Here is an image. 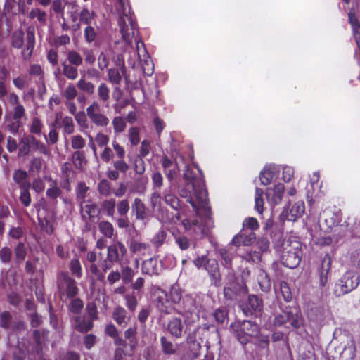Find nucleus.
Segmentation results:
<instances>
[{"label":"nucleus","instance_id":"nucleus-3","mask_svg":"<svg viewBox=\"0 0 360 360\" xmlns=\"http://www.w3.org/2000/svg\"><path fill=\"white\" fill-rule=\"evenodd\" d=\"M276 252L282 264L290 269L298 266L302 257L301 244L297 241H283L276 248Z\"/></svg>","mask_w":360,"mask_h":360},{"label":"nucleus","instance_id":"nucleus-57","mask_svg":"<svg viewBox=\"0 0 360 360\" xmlns=\"http://www.w3.org/2000/svg\"><path fill=\"white\" fill-rule=\"evenodd\" d=\"M72 162L75 167L82 169L86 164L84 153L82 151H75L72 153Z\"/></svg>","mask_w":360,"mask_h":360},{"label":"nucleus","instance_id":"nucleus-53","mask_svg":"<svg viewBox=\"0 0 360 360\" xmlns=\"http://www.w3.org/2000/svg\"><path fill=\"white\" fill-rule=\"evenodd\" d=\"M160 344L162 347V352L167 355H172L175 354L176 347L174 346L172 342L169 341L165 337L162 336L160 338Z\"/></svg>","mask_w":360,"mask_h":360},{"label":"nucleus","instance_id":"nucleus-64","mask_svg":"<svg viewBox=\"0 0 360 360\" xmlns=\"http://www.w3.org/2000/svg\"><path fill=\"white\" fill-rule=\"evenodd\" d=\"M175 243L181 250H186L191 245V240L184 235L176 236Z\"/></svg>","mask_w":360,"mask_h":360},{"label":"nucleus","instance_id":"nucleus-19","mask_svg":"<svg viewBox=\"0 0 360 360\" xmlns=\"http://www.w3.org/2000/svg\"><path fill=\"white\" fill-rule=\"evenodd\" d=\"M178 173L177 167H174L172 169H168L164 171V174H165L167 181L168 185L165 188V200L168 202H171V200L173 198V201H176L175 199V191H176V184L177 183L175 181V178L176 177Z\"/></svg>","mask_w":360,"mask_h":360},{"label":"nucleus","instance_id":"nucleus-20","mask_svg":"<svg viewBox=\"0 0 360 360\" xmlns=\"http://www.w3.org/2000/svg\"><path fill=\"white\" fill-rule=\"evenodd\" d=\"M79 207L82 220L94 221L100 214L99 207L90 199H88L86 202L79 205Z\"/></svg>","mask_w":360,"mask_h":360},{"label":"nucleus","instance_id":"nucleus-42","mask_svg":"<svg viewBox=\"0 0 360 360\" xmlns=\"http://www.w3.org/2000/svg\"><path fill=\"white\" fill-rule=\"evenodd\" d=\"M183 179L185 182H189L192 184V182L195 181V186L198 187H203V181L202 178H197L193 169L188 167H186V169L183 174Z\"/></svg>","mask_w":360,"mask_h":360},{"label":"nucleus","instance_id":"nucleus-7","mask_svg":"<svg viewBox=\"0 0 360 360\" xmlns=\"http://www.w3.org/2000/svg\"><path fill=\"white\" fill-rule=\"evenodd\" d=\"M127 255V248L121 241H115L107 248V257L103 258L101 252L98 253L100 257L99 266L105 273L110 269L115 263H121Z\"/></svg>","mask_w":360,"mask_h":360},{"label":"nucleus","instance_id":"nucleus-17","mask_svg":"<svg viewBox=\"0 0 360 360\" xmlns=\"http://www.w3.org/2000/svg\"><path fill=\"white\" fill-rule=\"evenodd\" d=\"M329 314L330 311L327 307L322 304H316L310 308L307 315L309 319L314 323L316 326L321 327L324 325L326 319Z\"/></svg>","mask_w":360,"mask_h":360},{"label":"nucleus","instance_id":"nucleus-39","mask_svg":"<svg viewBox=\"0 0 360 360\" xmlns=\"http://www.w3.org/2000/svg\"><path fill=\"white\" fill-rule=\"evenodd\" d=\"M110 88L108 85L102 82L101 83L97 89V95L98 100L103 103L104 105L108 106V101L110 99Z\"/></svg>","mask_w":360,"mask_h":360},{"label":"nucleus","instance_id":"nucleus-27","mask_svg":"<svg viewBox=\"0 0 360 360\" xmlns=\"http://www.w3.org/2000/svg\"><path fill=\"white\" fill-rule=\"evenodd\" d=\"M287 323L294 328H299L302 325V314L296 307H289L284 311Z\"/></svg>","mask_w":360,"mask_h":360},{"label":"nucleus","instance_id":"nucleus-24","mask_svg":"<svg viewBox=\"0 0 360 360\" xmlns=\"http://www.w3.org/2000/svg\"><path fill=\"white\" fill-rule=\"evenodd\" d=\"M304 212V204L302 201L295 202L290 210H284L281 216L288 221H295L297 219L301 217Z\"/></svg>","mask_w":360,"mask_h":360},{"label":"nucleus","instance_id":"nucleus-15","mask_svg":"<svg viewBox=\"0 0 360 360\" xmlns=\"http://www.w3.org/2000/svg\"><path fill=\"white\" fill-rule=\"evenodd\" d=\"M116 68H110L108 70V81L113 85H120L122 77L124 78L127 82L129 78L126 75V68L124 67V61L118 56L115 62Z\"/></svg>","mask_w":360,"mask_h":360},{"label":"nucleus","instance_id":"nucleus-9","mask_svg":"<svg viewBox=\"0 0 360 360\" xmlns=\"http://www.w3.org/2000/svg\"><path fill=\"white\" fill-rule=\"evenodd\" d=\"M193 263L197 269H204L207 272L214 286L219 287L221 285L219 264L215 259L209 258L207 255H202L193 259Z\"/></svg>","mask_w":360,"mask_h":360},{"label":"nucleus","instance_id":"nucleus-51","mask_svg":"<svg viewBox=\"0 0 360 360\" xmlns=\"http://www.w3.org/2000/svg\"><path fill=\"white\" fill-rule=\"evenodd\" d=\"M30 184H22L20 188V200L25 207H28L31 203V197L29 192Z\"/></svg>","mask_w":360,"mask_h":360},{"label":"nucleus","instance_id":"nucleus-62","mask_svg":"<svg viewBox=\"0 0 360 360\" xmlns=\"http://www.w3.org/2000/svg\"><path fill=\"white\" fill-rule=\"evenodd\" d=\"M68 60L69 64L78 67L82 64V58L76 51L72 50L68 53Z\"/></svg>","mask_w":360,"mask_h":360},{"label":"nucleus","instance_id":"nucleus-25","mask_svg":"<svg viewBox=\"0 0 360 360\" xmlns=\"http://www.w3.org/2000/svg\"><path fill=\"white\" fill-rule=\"evenodd\" d=\"M256 238V235L252 231H248V229H243L239 233L232 239L233 245L236 246H248L252 244Z\"/></svg>","mask_w":360,"mask_h":360},{"label":"nucleus","instance_id":"nucleus-28","mask_svg":"<svg viewBox=\"0 0 360 360\" xmlns=\"http://www.w3.org/2000/svg\"><path fill=\"white\" fill-rule=\"evenodd\" d=\"M142 273L144 274L158 275L161 271V265L157 258L151 257L143 261L141 267Z\"/></svg>","mask_w":360,"mask_h":360},{"label":"nucleus","instance_id":"nucleus-33","mask_svg":"<svg viewBox=\"0 0 360 360\" xmlns=\"http://www.w3.org/2000/svg\"><path fill=\"white\" fill-rule=\"evenodd\" d=\"M184 324L181 319L174 317L170 319L167 323L169 333L175 338H181L184 332Z\"/></svg>","mask_w":360,"mask_h":360},{"label":"nucleus","instance_id":"nucleus-41","mask_svg":"<svg viewBox=\"0 0 360 360\" xmlns=\"http://www.w3.org/2000/svg\"><path fill=\"white\" fill-rule=\"evenodd\" d=\"M61 66L63 68L62 73L64 76H65L68 79L71 80H75L78 77V70L77 67L75 65L67 63L66 61H64L61 63Z\"/></svg>","mask_w":360,"mask_h":360},{"label":"nucleus","instance_id":"nucleus-14","mask_svg":"<svg viewBox=\"0 0 360 360\" xmlns=\"http://www.w3.org/2000/svg\"><path fill=\"white\" fill-rule=\"evenodd\" d=\"M86 114L91 122L97 127H105L110 123V120L101 112V105L97 101H94L87 108Z\"/></svg>","mask_w":360,"mask_h":360},{"label":"nucleus","instance_id":"nucleus-4","mask_svg":"<svg viewBox=\"0 0 360 360\" xmlns=\"http://www.w3.org/2000/svg\"><path fill=\"white\" fill-rule=\"evenodd\" d=\"M119 5L121 15L118 19V25L122 39L127 44H130L137 28L136 21L130 6L124 0H120Z\"/></svg>","mask_w":360,"mask_h":360},{"label":"nucleus","instance_id":"nucleus-48","mask_svg":"<svg viewBox=\"0 0 360 360\" xmlns=\"http://www.w3.org/2000/svg\"><path fill=\"white\" fill-rule=\"evenodd\" d=\"M32 148L33 150H37L41 154L49 156L51 154L48 146L43 142L37 140L34 136H30Z\"/></svg>","mask_w":360,"mask_h":360},{"label":"nucleus","instance_id":"nucleus-10","mask_svg":"<svg viewBox=\"0 0 360 360\" xmlns=\"http://www.w3.org/2000/svg\"><path fill=\"white\" fill-rule=\"evenodd\" d=\"M233 328L236 337L242 345L247 344L250 338L256 337L259 333V326L251 321H238L231 324Z\"/></svg>","mask_w":360,"mask_h":360},{"label":"nucleus","instance_id":"nucleus-29","mask_svg":"<svg viewBox=\"0 0 360 360\" xmlns=\"http://www.w3.org/2000/svg\"><path fill=\"white\" fill-rule=\"evenodd\" d=\"M35 44L34 32L29 27L26 33L25 48L22 51V56L24 60H29L32 56Z\"/></svg>","mask_w":360,"mask_h":360},{"label":"nucleus","instance_id":"nucleus-40","mask_svg":"<svg viewBox=\"0 0 360 360\" xmlns=\"http://www.w3.org/2000/svg\"><path fill=\"white\" fill-rule=\"evenodd\" d=\"M98 37V28L87 25L84 30V37L87 44H96V39Z\"/></svg>","mask_w":360,"mask_h":360},{"label":"nucleus","instance_id":"nucleus-1","mask_svg":"<svg viewBox=\"0 0 360 360\" xmlns=\"http://www.w3.org/2000/svg\"><path fill=\"white\" fill-rule=\"evenodd\" d=\"M174 310L183 316L186 325L193 324L199 320L203 310L202 297L195 294L186 295Z\"/></svg>","mask_w":360,"mask_h":360},{"label":"nucleus","instance_id":"nucleus-6","mask_svg":"<svg viewBox=\"0 0 360 360\" xmlns=\"http://www.w3.org/2000/svg\"><path fill=\"white\" fill-rule=\"evenodd\" d=\"M182 292L177 284L172 285L168 294L161 291L155 299V304L158 310L162 313L170 314L174 310V306L181 302L184 297Z\"/></svg>","mask_w":360,"mask_h":360},{"label":"nucleus","instance_id":"nucleus-30","mask_svg":"<svg viewBox=\"0 0 360 360\" xmlns=\"http://www.w3.org/2000/svg\"><path fill=\"white\" fill-rule=\"evenodd\" d=\"M142 49L139 50V53L137 54L140 62L142 63L143 72L147 75H151L153 72V65L150 64L149 55L143 43H140Z\"/></svg>","mask_w":360,"mask_h":360},{"label":"nucleus","instance_id":"nucleus-21","mask_svg":"<svg viewBox=\"0 0 360 360\" xmlns=\"http://www.w3.org/2000/svg\"><path fill=\"white\" fill-rule=\"evenodd\" d=\"M263 309V302L257 295H250L248 297V304L247 307H242V310L246 316L251 315L257 316Z\"/></svg>","mask_w":360,"mask_h":360},{"label":"nucleus","instance_id":"nucleus-61","mask_svg":"<svg viewBox=\"0 0 360 360\" xmlns=\"http://www.w3.org/2000/svg\"><path fill=\"white\" fill-rule=\"evenodd\" d=\"M121 278L124 284H128L132 281L135 274L134 269L129 266H124L121 271Z\"/></svg>","mask_w":360,"mask_h":360},{"label":"nucleus","instance_id":"nucleus-50","mask_svg":"<svg viewBox=\"0 0 360 360\" xmlns=\"http://www.w3.org/2000/svg\"><path fill=\"white\" fill-rule=\"evenodd\" d=\"M14 255L17 263L22 262L27 255V251L23 243H19L14 249Z\"/></svg>","mask_w":360,"mask_h":360},{"label":"nucleus","instance_id":"nucleus-44","mask_svg":"<svg viewBox=\"0 0 360 360\" xmlns=\"http://www.w3.org/2000/svg\"><path fill=\"white\" fill-rule=\"evenodd\" d=\"M28 18L31 20L37 18L38 22L41 25H44L47 21V13L46 11L39 8H32L27 15Z\"/></svg>","mask_w":360,"mask_h":360},{"label":"nucleus","instance_id":"nucleus-2","mask_svg":"<svg viewBox=\"0 0 360 360\" xmlns=\"http://www.w3.org/2000/svg\"><path fill=\"white\" fill-rule=\"evenodd\" d=\"M172 221L174 223L181 221L185 231L195 240L207 235L210 229L213 226V221L209 215H207L205 218L181 220L180 215L177 213L173 217Z\"/></svg>","mask_w":360,"mask_h":360},{"label":"nucleus","instance_id":"nucleus-8","mask_svg":"<svg viewBox=\"0 0 360 360\" xmlns=\"http://www.w3.org/2000/svg\"><path fill=\"white\" fill-rule=\"evenodd\" d=\"M360 283V275L354 270H348L338 280L334 294L341 297L355 290Z\"/></svg>","mask_w":360,"mask_h":360},{"label":"nucleus","instance_id":"nucleus-59","mask_svg":"<svg viewBox=\"0 0 360 360\" xmlns=\"http://www.w3.org/2000/svg\"><path fill=\"white\" fill-rule=\"evenodd\" d=\"M62 191L58 186L56 182L53 181L51 187L46 190V195L50 200H55L60 195Z\"/></svg>","mask_w":360,"mask_h":360},{"label":"nucleus","instance_id":"nucleus-38","mask_svg":"<svg viewBox=\"0 0 360 360\" xmlns=\"http://www.w3.org/2000/svg\"><path fill=\"white\" fill-rule=\"evenodd\" d=\"M89 190V188L84 182L78 183L75 188L76 201L78 205L83 202H86L88 200L86 198L87 197Z\"/></svg>","mask_w":360,"mask_h":360},{"label":"nucleus","instance_id":"nucleus-36","mask_svg":"<svg viewBox=\"0 0 360 360\" xmlns=\"http://www.w3.org/2000/svg\"><path fill=\"white\" fill-rule=\"evenodd\" d=\"M4 122L6 129L13 134H17L22 125L21 120L15 119L11 114L6 115Z\"/></svg>","mask_w":360,"mask_h":360},{"label":"nucleus","instance_id":"nucleus-34","mask_svg":"<svg viewBox=\"0 0 360 360\" xmlns=\"http://www.w3.org/2000/svg\"><path fill=\"white\" fill-rule=\"evenodd\" d=\"M127 311L122 307H117L112 312L114 321L120 326H126L129 321V317L127 316Z\"/></svg>","mask_w":360,"mask_h":360},{"label":"nucleus","instance_id":"nucleus-49","mask_svg":"<svg viewBox=\"0 0 360 360\" xmlns=\"http://www.w3.org/2000/svg\"><path fill=\"white\" fill-rule=\"evenodd\" d=\"M98 229L100 232L108 238H111L114 234L113 225L105 220H102L98 223Z\"/></svg>","mask_w":360,"mask_h":360},{"label":"nucleus","instance_id":"nucleus-22","mask_svg":"<svg viewBox=\"0 0 360 360\" xmlns=\"http://www.w3.org/2000/svg\"><path fill=\"white\" fill-rule=\"evenodd\" d=\"M72 327L78 332L86 333L94 327V322L88 317L81 315H75L71 318Z\"/></svg>","mask_w":360,"mask_h":360},{"label":"nucleus","instance_id":"nucleus-32","mask_svg":"<svg viewBox=\"0 0 360 360\" xmlns=\"http://www.w3.org/2000/svg\"><path fill=\"white\" fill-rule=\"evenodd\" d=\"M131 211L137 220L144 221L148 217L147 207L140 198H135L131 205Z\"/></svg>","mask_w":360,"mask_h":360},{"label":"nucleus","instance_id":"nucleus-13","mask_svg":"<svg viewBox=\"0 0 360 360\" xmlns=\"http://www.w3.org/2000/svg\"><path fill=\"white\" fill-rule=\"evenodd\" d=\"M165 188L162 192H160V190L153 189V193H151L150 198L151 207L153 208H155L156 207L160 206L161 204V200H162L166 205L169 206L172 209H173L175 211H179L181 209L183 203L176 194V201H173L174 200L172 199L171 200V202H169V200L167 202L165 200Z\"/></svg>","mask_w":360,"mask_h":360},{"label":"nucleus","instance_id":"nucleus-46","mask_svg":"<svg viewBox=\"0 0 360 360\" xmlns=\"http://www.w3.org/2000/svg\"><path fill=\"white\" fill-rule=\"evenodd\" d=\"M234 250L229 249H221L219 253L221 257V264L226 269H231L232 267V260L233 257Z\"/></svg>","mask_w":360,"mask_h":360},{"label":"nucleus","instance_id":"nucleus-45","mask_svg":"<svg viewBox=\"0 0 360 360\" xmlns=\"http://www.w3.org/2000/svg\"><path fill=\"white\" fill-rule=\"evenodd\" d=\"M95 13L93 11H89L86 6H84L79 15V22L86 26L91 25L92 21L95 18Z\"/></svg>","mask_w":360,"mask_h":360},{"label":"nucleus","instance_id":"nucleus-26","mask_svg":"<svg viewBox=\"0 0 360 360\" xmlns=\"http://www.w3.org/2000/svg\"><path fill=\"white\" fill-rule=\"evenodd\" d=\"M279 168L275 165H269L266 166L259 174V179L263 185H269L274 179L278 176Z\"/></svg>","mask_w":360,"mask_h":360},{"label":"nucleus","instance_id":"nucleus-16","mask_svg":"<svg viewBox=\"0 0 360 360\" xmlns=\"http://www.w3.org/2000/svg\"><path fill=\"white\" fill-rule=\"evenodd\" d=\"M58 287L64 288L68 298L75 297L79 291L75 279L71 278L66 272H60L58 277Z\"/></svg>","mask_w":360,"mask_h":360},{"label":"nucleus","instance_id":"nucleus-58","mask_svg":"<svg viewBox=\"0 0 360 360\" xmlns=\"http://www.w3.org/2000/svg\"><path fill=\"white\" fill-rule=\"evenodd\" d=\"M152 189L160 190L163 186L164 178L159 171L154 172L151 175Z\"/></svg>","mask_w":360,"mask_h":360},{"label":"nucleus","instance_id":"nucleus-12","mask_svg":"<svg viewBox=\"0 0 360 360\" xmlns=\"http://www.w3.org/2000/svg\"><path fill=\"white\" fill-rule=\"evenodd\" d=\"M269 249V241L266 238H259L254 250H247L240 255L243 260L251 264H257L261 261L262 253L267 252Z\"/></svg>","mask_w":360,"mask_h":360},{"label":"nucleus","instance_id":"nucleus-5","mask_svg":"<svg viewBox=\"0 0 360 360\" xmlns=\"http://www.w3.org/2000/svg\"><path fill=\"white\" fill-rule=\"evenodd\" d=\"M176 191L182 198L186 199L189 202L194 210H197V205L193 200V195H195L200 206L206 208L207 205V192L203 187L195 186V181L190 184L185 182L184 184H176Z\"/></svg>","mask_w":360,"mask_h":360},{"label":"nucleus","instance_id":"nucleus-37","mask_svg":"<svg viewBox=\"0 0 360 360\" xmlns=\"http://www.w3.org/2000/svg\"><path fill=\"white\" fill-rule=\"evenodd\" d=\"M356 354V346L354 340H349L345 345L340 354L342 360H353Z\"/></svg>","mask_w":360,"mask_h":360},{"label":"nucleus","instance_id":"nucleus-47","mask_svg":"<svg viewBox=\"0 0 360 360\" xmlns=\"http://www.w3.org/2000/svg\"><path fill=\"white\" fill-rule=\"evenodd\" d=\"M70 299L71 300L67 306L68 311L75 315H79L84 308L83 301L75 297Z\"/></svg>","mask_w":360,"mask_h":360},{"label":"nucleus","instance_id":"nucleus-52","mask_svg":"<svg viewBox=\"0 0 360 360\" xmlns=\"http://www.w3.org/2000/svg\"><path fill=\"white\" fill-rule=\"evenodd\" d=\"M32 148L30 137H23L20 141V148L18 155L25 156L29 154Z\"/></svg>","mask_w":360,"mask_h":360},{"label":"nucleus","instance_id":"nucleus-43","mask_svg":"<svg viewBox=\"0 0 360 360\" xmlns=\"http://www.w3.org/2000/svg\"><path fill=\"white\" fill-rule=\"evenodd\" d=\"M148 179L146 177H139L134 180L131 191L139 195H143L146 191Z\"/></svg>","mask_w":360,"mask_h":360},{"label":"nucleus","instance_id":"nucleus-63","mask_svg":"<svg viewBox=\"0 0 360 360\" xmlns=\"http://www.w3.org/2000/svg\"><path fill=\"white\" fill-rule=\"evenodd\" d=\"M62 127L64 134H71L74 132L75 126L71 117L65 116L62 118Z\"/></svg>","mask_w":360,"mask_h":360},{"label":"nucleus","instance_id":"nucleus-35","mask_svg":"<svg viewBox=\"0 0 360 360\" xmlns=\"http://www.w3.org/2000/svg\"><path fill=\"white\" fill-rule=\"evenodd\" d=\"M116 200L105 199L101 202L100 213L102 212L109 217H113L115 212Z\"/></svg>","mask_w":360,"mask_h":360},{"label":"nucleus","instance_id":"nucleus-31","mask_svg":"<svg viewBox=\"0 0 360 360\" xmlns=\"http://www.w3.org/2000/svg\"><path fill=\"white\" fill-rule=\"evenodd\" d=\"M129 250L132 253L137 255H150L152 252L149 244L141 243L136 240H131Z\"/></svg>","mask_w":360,"mask_h":360},{"label":"nucleus","instance_id":"nucleus-11","mask_svg":"<svg viewBox=\"0 0 360 360\" xmlns=\"http://www.w3.org/2000/svg\"><path fill=\"white\" fill-rule=\"evenodd\" d=\"M340 219V218L338 214L335 213L330 210L326 209L320 213L318 221L321 229L328 232L335 228L334 231L337 232L340 236H344L345 233L344 232L342 234H341L338 231V229H343L345 226L341 224L340 226H338V224L339 223Z\"/></svg>","mask_w":360,"mask_h":360},{"label":"nucleus","instance_id":"nucleus-55","mask_svg":"<svg viewBox=\"0 0 360 360\" xmlns=\"http://www.w3.org/2000/svg\"><path fill=\"white\" fill-rule=\"evenodd\" d=\"M187 344L189 345L190 349L195 354H198V351L200 350L201 345L199 342L196 340L195 332H193L188 334L186 338Z\"/></svg>","mask_w":360,"mask_h":360},{"label":"nucleus","instance_id":"nucleus-23","mask_svg":"<svg viewBox=\"0 0 360 360\" xmlns=\"http://www.w3.org/2000/svg\"><path fill=\"white\" fill-rule=\"evenodd\" d=\"M284 190V185L281 183L276 184L274 188H267L266 196L268 202L273 206L278 205L282 200Z\"/></svg>","mask_w":360,"mask_h":360},{"label":"nucleus","instance_id":"nucleus-56","mask_svg":"<svg viewBox=\"0 0 360 360\" xmlns=\"http://www.w3.org/2000/svg\"><path fill=\"white\" fill-rule=\"evenodd\" d=\"M12 46L15 49H20L22 47L24 43V32L22 30H19L13 33L12 37Z\"/></svg>","mask_w":360,"mask_h":360},{"label":"nucleus","instance_id":"nucleus-18","mask_svg":"<svg viewBox=\"0 0 360 360\" xmlns=\"http://www.w3.org/2000/svg\"><path fill=\"white\" fill-rule=\"evenodd\" d=\"M332 259L328 254H326L322 259L321 266L318 269L319 286L321 290L326 287L330 278Z\"/></svg>","mask_w":360,"mask_h":360},{"label":"nucleus","instance_id":"nucleus-54","mask_svg":"<svg viewBox=\"0 0 360 360\" xmlns=\"http://www.w3.org/2000/svg\"><path fill=\"white\" fill-rule=\"evenodd\" d=\"M77 86L81 91L90 95L93 94L95 90V86L94 84L91 82L84 79V78H81L77 82Z\"/></svg>","mask_w":360,"mask_h":360},{"label":"nucleus","instance_id":"nucleus-60","mask_svg":"<svg viewBox=\"0 0 360 360\" xmlns=\"http://www.w3.org/2000/svg\"><path fill=\"white\" fill-rule=\"evenodd\" d=\"M70 269L72 274L77 278H80L82 276V266L77 258L71 259L70 262Z\"/></svg>","mask_w":360,"mask_h":360}]
</instances>
